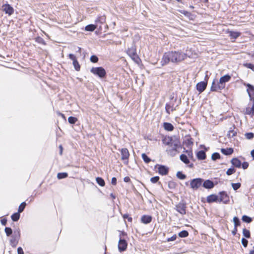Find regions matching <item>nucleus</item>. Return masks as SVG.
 Masks as SVG:
<instances>
[{"label":"nucleus","mask_w":254,"mask_h":254,"mask_svg":"<svg viewBox=\"0 0 254 254\" xmlns=\"http://www.w3.org/2000/svg\"><path fill=\"white\" fill-rule=\"evenodd\" d=\"M187 57V55L180 51H171L165 53L162 59V65H164L169 62L178 63L182 61Z\"/></svg>","instance_id":"f257e3e1"},{"label":"nucleus","mask_w":254,"mask_h":254,"mask_svg":"<svg viewBox=\"0 0 254 254\" xmlns=\"http://www.w3.org/2000/svg\"><path fill=\"white\" fill-rule=\"evenodd\" d=\"M229 80H212L210 91L219 92L225 87L226 82Z\"/></svg>","instance_id":"f03ea898"},{"label":"nucleus","mask_w":254,"mask_h":254,"mask_svg":"<svg viewBox=\"0 0 254 254\" xmlns=\"http://www.w3.org/2000/svg\"><path fill=\"white\" fill-rule=\"evenodd\" d=\"M11 239L9 240L10 245L12 248H15L20 239L21 233L19 228L15 229L13 230V233L10 236Z\"/></svg>","instance_id":"7ed1b4c3"},{"label":"nucleus","mask_w":254,"mask_h":254,"mask_svg":"<svg viewBox=\"0 0 254 254\" xmlns=\"http://www.w3.org/2000/svg\"><path fill=\"white\" fill-rule=\"evenodd\" d=\"M172 148L169 149H167L166 151L168 152V153L171 156L174 157L177 153L180 152L179 149L183 148L184 146L182 145L180 140L175 141L174 143H173V146H172Z\"/></svg>","instance_id":"20e7f679"},{"label":"nucleus","mask_w":254,"mask_h":254,"mask_svg":"<svg viewBox=\"0 0 254 254\" xmlns=\"http://www.w3.org/2000/svg\"><path fill=\"white\" fill-rule=\"evenodd\" d=\"M203 179L202 178H195L190 180V188L193 190H197L202 187V182Z\"/></svg>","instance_id":"39448f33"},{"label":"nucleus","mask_w":254,"mask_h":254,"mask_svg":"<svg viewBox=\"0 0 254 254\" xmlns=\"http://www.w3.org/2000/svg\"><path fill=\"white\" fill-rule=\"evenodd\" d=\"M180 137L178 135L164 136L162 139V143L167 146H172L175 142V140H179Z\"/></svg>","instance_id":"423d86ee"},{"label":"nucleus","mask_w":254,"mask_h":254,"mask_svg":"<svg viewBox=\"0 0 254 254\" xmlns=\"http://www.w3.org/2000/svg\"><path fill=\"white\" fill-rule=\"evenodd\" d=\"M219 203L222 202L227 204L230 202V197L226 191L222 190L218 192Z\"/></svg>","instance_id":"0eeeda50"},{"label":"nucleus","mask_w":254,"mask_h":254,"mask_svg":"<svg viewBox=\"0 0 254 254\" xmlns=\"http://www.w3.org/2000/svg\"><path fill=\"white\" fill-rule=\"evenodd\" d=\"M186 202L184 200H182L181 201L176 205L175 209L180 214L182 215H185L186 214Z\"/></svg>","instance_id":"6e6552de"},{"label":"nucleus","mask_w":254,"mask_h":254,"mask_svg":"<svg viewBox=\"0 0 254 254\" xmlns=\"http://www.w3.org/2000/svg\"><path fill=\"white\" fill-rule=\"evenodd\" d=\"M155 168L158 169V173L161 176L167 175L169 171V168L164 165L156 164L155 165Z\"/></svg>","instance_id":"1a4fd4ad"},{"label":"nucleus","mask_w":254,"mask_h":254,"mask_svg":"<svg viewBox=\"0 0 254 254\" xmlns=\"http://www.w3.org/2000/svg\"><path fill=\"white\" fill-rule=\"evenodd\" d=\"M121 153V159L125 165L128 163V158L130 156L128 150L126 148H123L120 150Z\"/></svg>","instance_id":"9d476101"},{"label":"nucleus","mask_w":254,"mask_h":254,"mask_svg":"<svg viewBox=\"0 0 254 254\" xmlns=\"http://www.w3.org/2000/svg\"><path fill=\"white\" fill-rule=\"evenodd\" d=\"M91 72L100 78H103L106 73L105 69L102 67H93L91 69Z\"/></svg>","instance_id":"9b49d317"},{"label":"nucleus","mask_w":254,"mask_h":254,"mask_svg":"<svg viewBox=\"0 0 254 254\" xmlns=\"http://www.w3.org/2000/svg\"><path fill=\"white\" fill-rule=\"evenodd\" d=\"M207 84L208 80H201L196 84V90L200 94L206 89Z\"/></svg>","instance_id":"f8f14e48"},{"label":"nucleus","mask_w":254,"mask_h":254,"mask_svg":"<svg viewBox=\"0 0 254 254\" xmlns=\"http://www.w3.org/2000/svg\"><path fill=\"white\" fill-rule=\"evenodd\" d=\"M127 248V242L125 239L119 238L118 248L119 252L123 253L126 251Z\"/></svg>","instance_id":"ddd939ff"},{"label":"nucleus","mask_w":254,"mask_h":254,"mask_svg":"<svg viewBox=\"0 0 254 254\" xmlns=\"http://www.w3.org/2000/svg\"><path fill=\"white\" fill-rule=\"evenodd\" d=\"M182 145H185L188 148L192 147L193 145V139L190 134H188L185 136Z\"/></svg>","instance_id":"4468645a"},{"label":"nucleus","mask_w":254,"mask_h":254,"mask_svg":"<svg viewBox=\"0 0 254 254\" xmlns=\"http://www.w3.org/2000/svg\"><path fill=\"white\" fill-rule=\"evenodd\" d=\"M247 88V92L248 94L250 100V101H254V86L250 83H244Z\"/></svg>","instance_id":"2eb2a0df"},{"label":"nucleus","mask_w":254,"mask_h":254,"mask_svg":"<svg viewBox=\"0 0 254 254\" xmlns=\"http://www.w3.org/2000/svg\"><path fill=\"white\" fill-rule=\"evenodd\" d=\"M202 187L207 190H211L214 188L213 181L210 179L204 180L202 182Z\"/></svg>","instance_id":"dca6fc26"},{"label":"nucleus","mask_w":254,"mask_h":254,"mask_svg":"<svg viewBox=\"0 0 254 254\" xmlns=\"http://www.w3.org/2000/svg\"><path fill=\"white\" fill-rule=\"evenodd\" d=\"M206 202L208 203H219L218 194L212 193L206 197Z\"/></svg>","instance_id":"f3484780"},{"label":"nucleus","mask_w":254,"mask_h":254,"mask_svg":"<svg viewBox=\"0 0 254 254\" xmlns=\"http://www.w3.org/2000/svg\"><path fill=\"white\" fill-rule=\"evenodd\" d=\"M127 55L134 61H137L138 59V57L136 54L135 49L133 47L129 48L127 51Z\"/></svg>","instance_id":"a211bd4d"},{"label":"nucleus","mask_w":254,"mask_h":254,"mask_svg":"<svg viewBox=\"0 0 254 254\" xmlns=\"http://www.w3.org/2000/svg\"><path fill=\"white\" fill-rule=\"evenodd\" d=\"M153 219L151 215L144 214L140 218V222L144 224H148L150 223Z\"/></svg>","instance_id":"6ab92c4d"},{"label":"nucleus","mask_w":254,"mask_h":254,"mask_svg":"<svg viewBox=\"0 0 254 254\" xmlns=\"http://www.w3.org/2000/svg\"><path fill=\"white\" fill-rule=\"evenodd\" d=\"M3 11L9 15H11L14 12L13 8L9 4H4L2 5Z\"/></svg>","instance_id":"aec40b11"},{"label":"nucleus","mask_w":254,"mask_h":254,"mask_svg":"<svg viewBox=\"0 0 254 254\" xmlns=\"http://www.w3.org/2000/svg\"><path fill=\"white\" fill-rule=\"evenodd\" d=\"M230 162H231L232 165L233 166H234L235 168H241L242 162L239 159L238 157H234V158H233L231 160Z\"/></svg>","instance_id":"412c9836"},{"label":"nucleus","mask_w":254,"mask_h":254,"mask_svg":"<svg viewBox=\"0 0 254 254\" xmlns=\"http://www.w3.org/2000/svg\"><path fill=\"white\" fill-rule=\"evenodd\" d=\"M204 150H200L195 152L196 157L198 160H204L206 158V152Z\"/></svg>","instance_id":"4be33fe9"},{"label":"nucleus","mask_w":254,"mask_h":254,"mask_svg":"<svg viewBox=\"0 0 254 254\" xmlns=\"http://www.w3.org/2000/svg\"><path fill=\"white\" fill-rule=\"evenodd\" d=\"M183 153L187 154L188 157L192 161H195V159L194 158L192 147L189 148V149H186L184 147H183Z\"/></svg>","instance_id":"5701e85b"},{"label":"nucleus","mask_w":254,"mask_h":254,"mask_svg":"<svg viewBox=\"0 0 254 254\" xmlns=\"http://www.w3.org/2000/svg\"><path fill=\"white\" fill-rule=\"evenodd\" d=\"M175 104L174 103H166L165 105V111L168 114H170V109H171V111H173L176 110V108L178 106V105H177L176 107H174Z\"/></svg>","instance_id":"b1692460"},{"label":"nucleus","mask_w":254,"mask_h":254,"mask_svg":"<svg viewBox=\"0 0 254 254\" xmlns=\"http://www.w3.org/2000/svg\"><path fill=\"white\" fill-rule=\"evenodd\" d=\"M221 152L226 156H229L234 152V149L232 147L222 148L221 149Z\"/></svg>","instance_id":"393cba45"},{"label":"nucleus","mask_w":254,"mask_h":254,"mask_svg":"<svg viewBox=\"0 0 254 254\" xmlns=\"http://www.w3.org/2000/svg\"><path fill=\"white\" fill-rule=\"evenodd\" d=\"M163 127L164 129L168 131H172L174 129V126L171 123L169 122H164Z\"/></svg>","instance_id":"a878e982"},{"label":"nucleus","mask_w":254,"mask_h":254,"mask_svg":"<svg viewBox=\"0 0 254 254\" xmlns=\"http://www.w3.org/2000/svg\"><path fill=\"white\" fill-rule=\"evenodd\" d=\"M228 33L229 34V35L231 39H233L234 40L239 37L241 35L240 32L233 31H228Z\"/></svg>","instance_id":"bb28decb"},{"label":"nucleus","mask_w":254,"mask_h":254,"mask_svg":"<svg viewBox=\"0 0 254 254\" xmlns=\"http://www.w3.org/2000/svg\"><path fill=\"white\" fill-rule=\"evenodd\" d=\"M180 159L185 164H189L190 163V159L185 153H182L180 155Z\"/></svg>","instance_id":"cd10ccee"},{"label":"nucleus","mask_w":254,"mask_h":254,"mask_svg":"<svg viewBox=\"0 0 254 254\" xmlns=\"http://www.w3.org/2000/svg\"><path fill=\"white\" fill-rule=\"evenodd\" d=\"M160 177L158 176H156L150 178V182L152 184L157 183L158 185L160 186L161 187H162V185L160 182H159Z\"/></svg>","instance_id":"c85d7f7f"},{"label":"nucleus","mask_w":254,"mask_h":254,"mask_svg":"<svg viewBox=\"0 0 254 254\" xmlns=\"http://www.w3.org/2000/svg\"><path fill=\"white\" fill-rule=\"evenodd\" d=\"M20 217V213H18V212H14L11 215V220L13 222L18 221L19 220Z\"/></svg>","instance_id":"c756f323"},{"label":"nucleus","mask_w":254,"mask_h":254,"mask_svg":"<svg viewBox=\"0 0 254 254\" xmlns=\"http://www.w3.org/2000/svg\"><path fill=\"white\" fill-rule=\"evenodd\" d=\"M237 130L238 129H236L235 125L233 124V126L230 127L228 132L231 133L232 136H235L237 134Z\"/></svg>","instance_id":"7c9ffc66"},{"label":"nucleus","mask_w":254,"mask_h":254,"mask_svg":"<svg viewBox=\"0 0 254 254\" xmlns=\"http://www.w3.org/2000/svg\"><path fill=\"white\" fill-rule=\"evenodd\" d=\"M242 220L243 222L246 223H250L253 221V218L247 215H244L242 217Z\"/></svg>","instance_id":"2f4dec72"},{"label":"nucleus","mask_w":254,"mask_h":254,"mask_svg":"<svg viewBox=\"0 0 254 254\" xmlns=\"http://www.w3.org/2000/svg\"><path fill=\"white\" fill-rule=\"evenodd\" d=\"M96 182L98 185L100 187H104L105 185V182L104 180L100 177H97L96 178Z\"/></svg>","instance_id":"473e14b6"},{"label":"nucleus","mask_w":254,"mask_h":254,"mask_svg":"<svg viewBox=\"0 0 254 254\" xmlns=\"http://www.w3.org/2000/svg\"><path fill=\"white\" fill-rule=\"evenodd\" d=\"M68 175V173L66 172H59L57 174V177L59 180H62L66 178Z\"/></svg>","instance_id":"72a5a7b5"},{"label":"nucleus","mask_w":254,"mask_h":254,"mask_svg":"<svg viewBox=\"0 0 254 254\" xmlns=\"http://www.w3.org/2000/svg\"><path fill=\"white\" fill-rule=\"evenodd\" d=\"M189 235V233L187 230H184L178 233V236L182 238L187 237Z\"/></svg>","instance_id":"f704fd0d"},{"label":"nucleus","mask_w":254,"mask_h":254,"mask_svg":"<svg viewBox=\"0 0 254 254\" xmlns=\"http://www.w3.org/2000/svg\"><path fill=\"white\" fill-rule=\"evenodd\" d=\"M97 27V25L95 24H89L85 26V30L86 31L92 32L95 30Z\"/></svg>","instance_id":"c9c22d12"},{"label":"nucleus","mask_w":254,"mask_h":254,"mask_svg":"<svg viewBox=\"0 0 254 254\" xmlns=\"http://www.w3.org/2000/svg\"><path fill=\"white\" fill-rule=\"evenodd\" d=\"M106 21V17L104 15H101L97 18L95 20V22L96 24L99 23L100 24H103L105 23Z\"/></svg>","instance_id":"e433bc0d"},{"label":"nucleus","mask_w":254,"mask_h":254,"mask_svg":"<svg viewBox=\"0 0 254 254\" xmlns=\"http://www.w3.org/2000/svg\"><path fill=\"white\" fill-rule=\"evenodd\" d=\"M243 235L244 237V238L246 239H249L251 238V233L250 231L246 229V228H244L243 229Z\"/></svg>","instance_id":"4c0bfd02"},{"label":"nucleus","mask_w":254,"mask_h":254,"mask_svg":"<svg viewBox=\"0 0 254 254\" xmlns=\"http://www.w3.org/2000/svg\"><path fill=\"white\" fill-rule=\"evenodd\" d=\"M176 177L180 180H185L187 178V175L183 173L182 171H178L176 174Z\"/></svg>","instance_id":"58836bf2"},{"label":"nucleus","mask_w":254,"mask_h":254,"mask_svg":"<svg viewBox=\"0 0 254 254\" xmlns=\"http://www.w3.org/2000/svg\"><path fill=\"white\" fill-rule=\"evenodd\" d=\"M211 159L213 161H216L217 159H220L222 157L220 154L218 152H214L211 155Z\"/></svg>","instance_id":"ea45409f"},{"label":"nucleus","mask_w":254,"mask_h":254,"mask_svg":"<svg viewBox=\"0 0 254 254\" xmlns=\"http://www.w3.org/2000/svg\"><path fill=\"white\" fill-rule=\"evenodd\" d=\"M141 157L143 161L146 164L149 163L151 161V158L145 153H142Z\"/></svg>","instance_id":"a19ab883"},{"label":"nucleus","mask_w":254,"mask_h":254,"mask_svg":"<svg viewBox=\"0 0 254 254\" xmlns=\"http://www.w3.org/2000/svg\"><path fill=\"white\" fill-rule=\"evenodd\" d=\"M78 121V119L73 116H70L68 118V122L70 125H74Z\"/></svg>","instance_id":"79ce46f5"},{"label":"nucleus","mask_w":254,"mask_h":254,"mask_svg":"<svg viewBox=\"0 0 254 254\" xmlns=\"http://www.w3.org/2000/svg\"><path fill=\"white\" fill-rule=\"evenodd\" d=\"M27 203L25 201H23L19 205L17 212L19 213L22 212L25 208Z\"/></svg>","instance_id":"37998d69"},{"label":"nucleus","mask_w":254,"mask_h":254,"mask_svg":"<svg viewBox=\"0 0 254 254\" xmlns=\"http://www.w3.org/2000/svg\"><path fill=\"white\" fill-rule=\"evenodd\" d=\"M4 232L7 237L10 236L13 233V231L11 228L9 227H5L4 228Z\"/></svg>","instance_id":"c03bdc74"},{"label":"nucleus","mask_w":254,"mask_h":254,"mask_svg":"<svg viewBox=\"0 0 254 254\" xmlns=\"http://www.w3.org/2000/svg\"><path fill=\"white\" fill-rule=\"evenodd\" d=\"M236 171V169L234 166L232 165V166L227 170L226 173L227 175L230 176L235 173Z\"/></svg>","instance_id":"a18cd8bd"},{"label":"nucleus","mask_w":254,"mask_h":254,"mask_svg":"<svg viewBox=\"0 0 254 254\" xmlns=\"http://www.w3.org/2000/svg\"><path fill=\"white\" fill-rule=\"evenodd\" d=\"M231 186L234 190L237 191L238 189H239L241 187V184L239 182L234 183H231Z\"/></svg>","instance_id":"49530a36"},{"label":"nucleus","mask_w":254,"mask_h":254,"mask_svg":"<svg viewBox=\"0 0 254 254\" xmlns=\"http://www.w3.org/2000/svg\"><path fill=\"white\" fill-rule=\"evenodd\" d=\"M233 221L234 224V226L238 227L241 225V222L238 217L234 216Z\"/></svg>","instance_id":"de8ad7c7"},{"label":"nucleus","mask_w":254,"mask_h":254,"mask_svg":"<svg viewBox=\"0 0 254 254\" xmlns=\"http://www.w3.org/2000/svg\"><path fill=\"white\" fill-rule=\"evenodd\" d=\"M177 185V184L173 181H170L168 182V186L170 189H175L176 188Z\"/></svg>","instance_id":"09e8293b"},{"label":"nucleus","mask_w":254,"mask_h":254,"mask_svg":"<svg viewBox=\"0 0 254 254\" xmlns=\"http://www.w3.org/2000/svg\"><path fill=\"white\" fill-rule=\"evenodd\" d=\"M245 136L247 139L251 140L254 138V133L252 132H246L245 134Z\"/></svg>","instance_id":"8fccbe9b"},{"label":"nucleus","mask_w":254,"mask_h":254,"mask_svg":"<svg viewBox=\"0 0 254 254\" xmlns=\"http://www.w3.org/2000/svg\"><path fill=\"white\" fill-rule=\"evenodd\" d=\"M123 219L126 220V219L129 222H131L132 221V218L131 216H129V214L126 213L123 215Z\"/></svg>","instance_id":"3c124183"},{"label":"nucleus","mask_w":254,"mask_h":254,"mask_svg":"<svg viewBox=\"0 0 254 254\" xmlns=\"http://www.w3.org/2000/svg\"><path fill=\"white\" fill-rule=\"evenodd\" d=\"M245 114L246 115H251V116L254 115V113L253 111V110L251 108H250V107H247L246 108Z\"/></svg>","instance_id":"603ef678"},{"label":"nucleus","mask_w":254,"mask_h":254,"mask_svg":"<svg viewBox=\"0 0 254 254\" xmlns=\"http://www.w3.org/2000/svg\"><path fill=\"white\" fill-rule=\"evenodd\" d=\"M241 243H242L243 246L244 248H247L248 245L249 241L247 239H246L245 238H242V239L241 240Z\"/></svg>","instance_id":"864d4df0"},{"label":"nucleus","mask_w":254,"mask_h":254,"mask_svg":"<svg viewBox=\"0 0 254 254\" xmlns=\"http://www.w3.org/2000/svg\"><path fill=\"white\" fill-rule=\"evenodd\" d=\"M179 12L188 17H190L191 15V13L190 12L184 10H179Z\"/></svg>","instance_id":"5fc2aeb1"},{"label":"nucleus","mask_w":254,"mask_h":254,"mask_svg":"<svg viewBox=\"0 0 254 254\" xmlns=\"http://www.w3.org/2000/svg\"><path fill=\"white\" fill-rule=\"evenodd\" d=\"M73 65L74 66V67L75 69L77 71H79L80 68V66L78 62L77 61H74L73 62Z\"/></svg>","instance_id":"6e6d98bb"},{"label":"nucleus","mask_w":254,"mask_h":254,"mask_svg":"<svg viewBox=\"0 0 254 254\" xmlns=\"http://www.w3.org/2000/svg\"><path fill=\"white\" fill-rule=\"evenodd\" d=\"M244 65L245 67H246L248 68H250L254 71V64H251V63H246V64H244Z\"/></svg>","instance_id":"4d7b16f0"},{"label":"nucleus","mask_w":254,"mask_h":254,"mask_svg":"<svg viewBox=\"0 0 254 254\" xmlns=\"http://www.w3.org/2000/svg\"><path fill=\"white\" fill-rule=\"evenodd\" d=\"M249 166V162L247 161H244L243 162H242L241 168L243 169L244 170H246L248 168Z\"/></svg>","instance_id":"13d9d810"},{"label":"nucleus","mask_w":254,"mask_h":254,"mask_svg":"<svg viewBox=\"0 0 254 254\" xmlns=\"http://www.w3.org/2000/svg\"><path fill=\"white\" fill-rule=\"evenodd\" d=\"M36 41L37 43L41 44H43V45H45L46 44L44 40V39L40 37H38L37 38H36Z\"/></svg>","instance_id":"bf43d9fd"},{"label":"nucleus","mask_w":254,"mask_h":254,"mask_svg":"<svg viewBox=\"0 0 254 254\" xmlns=\"http://www.w3.org/2000/svg\"><path fill=\"white\" fill-rule=\"evenodd\" d=\"M120 232L119 238L124 239V237L127 236V233L124 231H119Z\"/></svg>","instance_id":"052dcab7"},{"label":"nucleus","mask_w":254,"mask_h":254,"mask_svg":"<svg viewBox=\"0 0 254 254\" xmlns=\"http://www.w3.org/2000/svg\"><path fill=\"white\" fill-rule=\"evenodd\" d=\"M90 61L93 63H96L98 61V58L95 55H93L90 57Z\"/></svg>","instance_id":"680f3d73"},{"label":"nucleus","mask_w":254,"mask_h":254,"mask_svg":"<svg viewBox=\"0 0 254 254\" xmlns=\"http://www.w3.org/2000/svg\"><path fill=\"white\" fill-rule=\"evenodd\" d=\"M177 236L176 234H174L172 237L168 238L167 240V242L174 241L176 240Z\"/></svg>","instance_id":"e2e57ef3"},{"label":"nucleus","mask_w":254,"mask_h":254,"mask_svg":"<svg viewBox=\"0 0 254 254\" xmlns=\"http://www.w3.org/2000/svg\"><path fill=\"white\" fill-rule=\"evenodd\" d=\"M7 218H5V217L4 218H2L0 220V223H1V224L2 226H5L7 224Z\"/></svg>","instance_id":"0e129e2a"},{"label":"nucleus","mask_w":254,"mask_h":254,"mask_svg":"<svg viewBox=\"0 0 254 254\" xmlns=\"http://www.w3.org/2000/svg\"><path fill=\"white\" fill-rule=\"evenodd\" d=\"M68 57L69 58L72 60L73 61V62H74V61H77L76 59V57L74 55L72 54H70L68 55Z\"/></svg>","instance_id":"69168bd1"},{"label":"nucleus","mask_w":254,"mask_h":254,"mask_svg":"<svg viewBox=\"0 0 254 254\" xmlns=\"http://www.w3.org/2000/svg\"><path fill=\"white\" fill-rule=\"evenodd\" d=\"M56 113L58 116H61L64 120L66 121V117L64 114L59 111H57Z\"/></svg>","instance_id":"338daca9"},{"label":"nucleus","mask_w":254,"mask_h":254,"mask_svg":"<svg viewBox=\"0 0 254 254\" xmlns=\"http://www.w3.org/2000/svg\"><path fill=\"white\" fill-rule=\"evenodd\" d=\"M17 254H24V251L22 247H19L17 248Z\"/></svg>","instance_id":"774afa93"}]
</instances>
